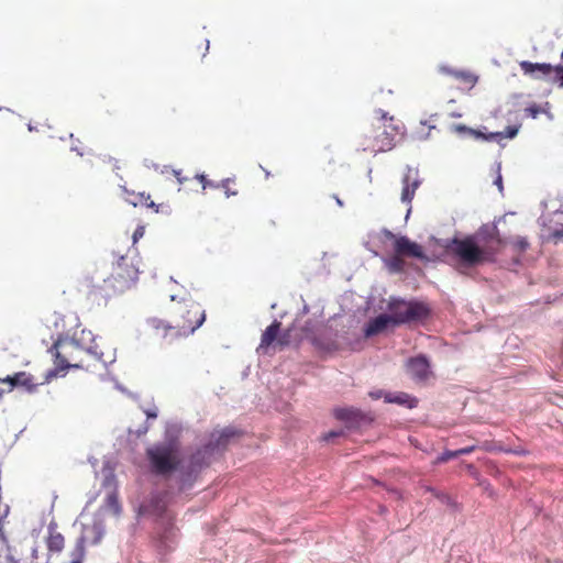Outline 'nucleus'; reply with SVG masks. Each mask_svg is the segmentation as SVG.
Returning a JSON list of instances; mask_svg holds the SVG:
<instances>
[{
    "instance_id": "nucleus-18",
    "label": "nucleus",
    "mask_w": 563,
    "mask_h": 563,
    "mask_svg": "<svg viewBox=\"0 0 563 563\" xmlns=\"http://www.w3.org/2000/svg\"><path fill=\"white\" fill-rule=\"evenodd\" d=\"M394 325V317L393 314H379L378 317L368 321L364 329V334L366 338L374 336L384 332L389 325Z\"/></svg>"
},
{
    "instance_id": "nucleus-34",
    "label": "nucleus",
    "mask_w": 563,
    "mask_h": 563,
    "mask_svg": "<svg viewBox=\"0 0 563 563\" xmlns=\"http://www.w3.org/2000/svg\"><path fill=\"white\" fill-rule=\"evenodd\" d=\"M474 451H475V445H471V446L459 449L457 454H459V456H461V455L470 454Z\"/></svg>"
},
{
    "instance_id": "nucleus-31",
    "label": "nucleus",
    "mask_w": 563,
    "mask_h": 563,
    "mask_svg": "<svg viewBox=\"0 0 563 563\" xmlns=\"http://www.w3.org/2000/svg\"><path fill=\"white\" fill-rule=\"evenodd\" d=\"M526 112L528 115L536 119L541 113V108L538 104H532L526 108Z\"/></svg>"
},
{
    "instance_id": "nucleus-27",
    "label": "nucleus",
    "mask_w": 563,
    "mask_h": 563,
    "mask_svg": "<svg viewBox=\"0 0 563 563\" xmlns=\"http://www.w3.org/2000/svg\"><path fill=\"white\" fill-rule=\"evenodd\" d=\"M106 503L108 505V507H110L111 509H113V511L115 514H119L120 510H121V507H120V503H119V498L117 496L115 493H111L107 496V499H106Z\"/></svg>"
},
{
    "instance_id": "nucleus-2",
    "label": "nucleus",
    "mask_w": 563,
    "mask_h": 563,
    "mask_svg": "<svg viewBox=\"0 0 563 563\" xmlns=\"http://www.w3.org/2000/svg\"><path fill=\"white\" fill-rule=\"evenodd\" d=\"M505 245L495 225H484L475 234L452 239L445 252L455 261L456 271L465 274L470 268L494 263Z\"/></svg>"
},
{
    "instance_id": "nucleus-6",
    "label": "nucleus",
    "mask_w": 563,
    "mask_h": 563,
    "mask_svg": "<svg viewBox=\"0 0 563 563\" xmlns=\"http://www.w3.org/2000/svg\"><path fill=\"white\" fill-rule=\"evenodd\" d=\"M49 352L54 357L55 368L47 372L46 382L68 368H84L80 355L89 353L77 342L67 340H57L49 349Z\"/></svg>"
},
{
    "instance_id": "nucleus-24",
    "label": "nucleus",
    "mask_w": 563,
    "mask_h": 563,
    "mask_svg": "<svg viewBox=\"0 0 563 563\" xmlns=\"http://www.w3.org/2000/svg\"><path fill=\"white\" fill-rule=\"evenodd\" d=\"M219 185L220 188L223 189L224 195L228 198L231 196H236L239 194V190L235 187V178H225Z\"/></svg>"
},
{
    "instance_id": "nucleus-35",
    "label": "nucleus",
    "mask_w": 563,
    "mask_h": 563,
    "mask_svg": "<svg viewBox=\"0 0 563 563\" xmlns=\"http://www.w3.org/2000/svg\"><path fill=\"white\" fill-rule=\"evenodd\" d=\"M174 175L177 178L178 184H180V185H183L185 181L188 180L187 177H183L181 176V172L180 170H174Z\"/></svg>"
},
{
    "instance_id": "nucleus-30",
    "label": "nucleus",
    "mask_w": 563,
    "mask_h": 563,
    "mask_svg": "<svg viewBox=\"0 0 563 563\" xmlns=\"http://www.w3.org/2000/svg\"><path fill=\"white\" fill-rule=\"evenodd\" d=\"M514 245L515 247L520 251V252H523L527 250L529 243L528 241L525 239V238H518L516 239V241L514 242Z\"/></svg>"
},
{
    "instance_id": "nucleus-22",
    "label": "nucleus",
    "mask_w": 563,
    "mask_h": 563,
    "mask_svg": "<svg viewBox=\"0 0 563 563\" xmlns=\"http://www.w3.org/2000/svg\"><path fill=\"white\" fill-rule=\"evenodd\" d=\"M385 264L390 273H401L405 269L404 257L396 253L391 257L386 260Z\"/></svg>"
},
{
    "instance_id": "nucleus-13",
    "label": "nucleus",
    "mask_w": 563,
    "mask_h": 563,
    "mask_svg": "<svg viewBox=\"0 0 563 563\" xmlns=\"http://www.w3.org/2000/svg\"><path fill=\"white\" fill-rule=\"evenodd\" d=\"M401 183H402V190H401L400 199L402 202L410 205L415 197L416 190L421 185V179L419 177L418 169L412 168V167H407L406 172L402 176Z\"/></svg>"
},
{
    "instance_id": "nucleus-28",
    "label": "nucleus",
    "mask_w": 563,
    "mask_h": 563,
    "mask_svg": "<svg viewBox=\"0 0 563 563\" xmlns=\"http://www.w3.org/2000/svg\"><path fill=\"white\" fill-rule=\"evenodd\" d=\"M195 177L200 181V184L202 186V190H206L207 188H214V189L220 188L219 184L208 180L207 176L203 174L196 175Z\"/></svg>"
},
{
    "instance_id": "nucleus-10",
    "label": "nucleus",
    "mask_w": 563,
    "mask_h": 563,
    "mask_svg": "<svg viewBox=\"0 0 563 563\" xmlns=\"http://www.w3.org/2000/svg\"><path fill=\"white\" fill-rule=\"evenodd\" d=\"M452 129L454 132H456L459 134L467 133L468 135L474 136L476 139L499 142L504 137L514 139L518 134L520 125L507 126V129L504 132H488V133L483 132L481 130H475V129L468 128L464 124H454Z\"/></svg>"
},
{
    "instance_id": "nucleus-12",
    "label": "nucleus",
    "mask_w": 563,
    "mask_h": 563,
    "mask_svg": "<svg viewBox=\"0 0 563 563\" xmlns=\"http://www.w3.org/2000/svg\"><path fill=\"white\" fill-rule=\"evenodd\" d=\"M333 416L349 428H356L372 420L367 413L353 407L335 408Z\"/></svg>"
},
{
    "instance_id": "nucleus-25",
    "label": "nucleus",
    "mask_w": 563,
    "mask_h": 563,
    "mask_svg": "<svg viewBox=\"0 0 563 563\" xmlns=\"http://www.w3.org/2000/svg\"><path fill=\"white\" fill-rule=\"evenodd\" d=\"M450 75H452L454 78L473 86L476 82V77L466 71H449Z\"/></svg>"
},
{
    "instance_id": "nucleus-37",
    "label": "nucleus",
    "mask_w": 563,
    "mask_h": 563,
    "mask_svg": "<svg viewBox=\"0 0 563 563\" xmlns=\"http://www.w3.org/2000/svg\"><path fill=\"white\" fill-rule=\"evenodd\" d=\"M369 396L374 399H378L382 397V391H376V393L372 391V393H369Z\"/></svg>"
},
{
    "instance_id": "nucleus-14",
    "label": "nucleus",
    "mask_w": 563,
    "mask_h": 563,
    "mask_svg": "<svg viewBox=\"0 0 563 563\" xmlns=\"http://www.w3.org/2000/svg\"><path fill=\"white\" fill-rule=\"evenodd\" d=\"M407 371L417 382H426L432 375L429 360L424 355L409 358L407 362Z\"/></svg>"
},
{
    "instance_id": "nucleus-38",
    "label": "nucleus",
    "mask_w": 563,
    "mask_h": 563,
    "mask_svg": "<svg viewBox=\"0 0 563 563\" xmlns=\"http://www.w3.org/2000/svg\"><path fill=\"white\" fill-rule=\"evenodd\" d=\"M95 529H97V530H98V536H97V538H96V540H95V543H97V542H99V541H100V539H101V537H102V533H101V531H100L97 527H95Z\"/></svg>"
},
{
    "instance_id": "nucleus-15",
    "label": "nucleus",
    "mask_w": 563,
    "mask_h": 563,
    "mask_svg": "<svg viewBox=\"0 0 563 563\" xmlns=\"http://www.w3.org/2000/svg\"><path fill=\"white\" fill-rule=\"evenodd\" d=\"M519 66L526 75H532L534 71H540L542 75H549L554 70L559 86L563 88V65H559L553 68L550 64L522 60L519 63Z\"/></svg>"
},
{
    "instance_id": "nucleus-21",
    "label": "nucleus",
    "mask_w": 563,
    "mask_h": 563,
    "mask_svg": "<svg viewBox=\"0 0 563 563\" xmlns=\"http://www.w3.org/2000/svg\"><path fill=\"white\" fill-rule=\"evenodd\" d=\"M307 338L311 341V343L319 349L320 351L330 352L336 349V343L333 339H321L320 336L313 335Z\"/></svg>"
},
{
    "instance_id": "nucleus-11",
    "label": "nucleus",
    "mask_w": 563,
    "mask_h": 563,
    "mask_svg": "<svg viewBox=\"0 0 563 563\" xmlns=\"http://www.w3.org/2000/svg\"><path fill=\"white\" fill-rule=\"evenodd\" d=\"M235 434V431L231 428H227L221 432L212 433L210 442L203 449L197 451L201 452L200 463L202 464V466L208 464V462L206 461L207 454L224 450L230 439L233 438Z\"/></svg>"
},
{
    "instance_id": "nucleus-42",
    "label": "nucleus",
    "mask_w": 563,
    "mask_h": 563,
    "mask_svg": "<svg viewBox=\"0 0 563 563\" xmlns=\"http://www.w3.org/2000/svg\"><path fill=\"white\" fill-rule=\"evenodd\" d=\"M148 417L155 418L156 413H148Z\"/></svg>"
},
{
    "instance_id": "nucleus-23",
    "label": "nucleus",
    "mask_w": 563,
    "mask_h": 563,
    "mask_svg": "<svg viewBox=\"0 0 563 563\" xmlns=\"http://www.w3.org/2000/svg\"><path fill=\"white\" fill-rule=\"evenodd\" d=\"M131 202L137 207H146V208H155V211L157 212L158 209L155 206L154 201L151 199V196L145 192H139L136 195H133V199H131Z\"/></svg>"
},
{
    "instance_id": "nucleus-33",
    "label": "nucleus",
    "mask_w": 563,
    "mask_h": 563,
    "mask_svg": "<svg viewBox=\"0 0 563 563\" xmlns=\"http://www.w3.org/2000/svg\"><path fill=\"white\" fill-rule=\"evenodd\" d=\"M144 235V228L137 227L133 233V243H136L139 239H141Z\"/></svg>"
},
{
    "instance_id": "nucleus-26",
    "label": "nucleus",
    "mask_w": 563,
    "mask_h": 563,
    "mask_svg": "<svg viewBox=\"0 0 563 563\" xmlns=\"http://www.w3.org/2000/svg\"><path fill=\"white\" fill-rule=\"evenodd\" d=\"M432 129H434L433 125H430L426 121H422L420 122V126L416 131V135L419 140H427Z\"/></svg>"
},
{
    "instance_id": "nucleus-16",
    "label": "nucleus",
    "mask_w": 563,
    "mask_h": 563,
    "mask_svg": "<svg viewBox=\"0 0 563 563\" xmlns=\"http://www.w3.org/2000/svg\"><path fill=\"white\" fill-rule=\"evenodd\" d=\"M0 383L8 384V391H11L14 387H23L29 393H32L36 389L38 383H36L32 375L25 372L15 373L12 376H7L5 378H0Z\"/></svg>"
},
{
    "instance_id": "nucleus-9",
    "label": "nucleus",
    "mask_w": 563,
    "mask_h": 563,
    "mask_svg": "<svg viewBox=\"0 0 563 563\" xmlns=\"http://www.w3.org/2000/svg\"><path fill=\"white\" fill-rule=\"evenodd\" d=\"M385 236L394 241V251L402 257H413L424 260L426 255L420 244L410 241L407 236H397L390 231L385 232Z\"/></svg>"
},
{
    "instance_id": "nucleus-32",
    "label": "nucleus",
    "mask_w": 563,
    "mask_h": 563,
    "mask_svg": "<svg viewBox=\"0 0 563 563\" xmlns=\"http://www.w3.org/2000/svg\"><path fill=\"white\" fill-rule=\"evenodd\" d=\"M103 162L109 163L112 165V169L117 170L121 168V162L117 158H113L111 156L104 157Z\"/></svg>"
},
{
    "instance_id": "nucleus-36",
    "label": "nucleus",
    "mask_w": 563,
    "mask_h": 563,
    "mask_svg": "<svg viewBox=\"0 0 563 563\" xmlns=\"http://www.w3.org/2000/svg\"><path fill=\"white\" fill-rule=\"evenodd\" d=\"M341 434H342L341 431H339V432L331 431V432H329V433L323 435V440L329 441L330 439L335 438V437H340Z\"/></svg>"
},
{
    "instance_id": "nucleus-8",
    "label": "nucleus",
    "mask_w": 563,
    "mask_h": 563,
    "mask_svg": "<svg viewBox=\"0 0 563 563\" xmlns=\"http://www.w3.org/2000/svg\"><path fill=\"white\" fill-rule=\"evenodd\" d=\"M282 323L277 320H274L272 324H269L262 334L260 346L257 351L264 350L267 351L272 345L278 347L279 350H284L291 342V329H287L283 333L280 332Z\"/></svg>"
},
{
    "instance_id": "nucleus-20",
    "label": "nucleus",
    "mask_w": 563,
    "mask_h": 563,
    "mask_svg": "<svg viewBox=\"0 0 563 563\" xmlns=\"http://www.w3.org/2000/svg\"><path fill=\"white\" fill-rule=\"evenodd\" d=\"M85 543V537H80L77 539L75 547L70 552V563H82L86 554Z\"/></svg>"
},
{
    "instance_id": "nucleus-7",
    "label": "nucleus",
    "mask_w": 563,
    "mask_h": 563,
    "mask_svg": "<svg viewBox=\"0 0 563 563\" xmlns=\"http://www.w3.org/2000/svg\"><path fill=\"white\" fill-rule=\"evenodd\" d=\"M389 312L394 317V325L423 321L430 316V308L422 301L391 300L388 305Z\"/></svg>"
},
{
    "instance_id": "nucleus-40",
    "label": "nucleus",
    "mask_w": 563,
    "mask_h": 563,
    "mask_svg": "<svg viewBox=\"0 0 563 563\" xmlns=\"http://www.w3.org/2000/svg\"><path fill=\"white\" fill-rule=\"evenodd\" d=\"M339 206H342V201L339 198H335Z\"/></svg>"
},
{
    "instance_id": "nucleus-5",
    "label": "nucleus",
    "mask_w": 563,
    "mask_h": 563,
    "mask_svg": "<svg viewBox=\"0 0 563 563\" xmlns=\"http://www.w3.org/2000/svg\"><path fill=\"white\" fill-rule=\"evenodd\" d=\"M137 261L129 255H122L112 267L111 274L96 286L93 294L104 299L118 297L133 288L139 279Z\"/></svg>"
},
{
    "instance_id": "nucleus-3",
    "label": "nucleus",
    "mask_w": 563,
    "mask_h": 563,
    "mask_svg": "<svg viewBox=\"0 0 563 563\" xmlns=\"http://www.w3.org/2000/svg\"><path fill=\"white\" fill-rule=\"evenodd\" d=\"M206 320V311L191 299L175 302L169 309V320L150 318L147 327L164 339L176 340L195 333Z\"/></svg>"
},
{
    "instance_id": "nucleus-19",
    "label": "nucleus",
    "mask_w": 563,
    "mask_h": 563,
    "mask_svg": "<svg viewBox=\"0 0 563 563\" xmlns=\"http://www.w3.org/2000/svg\"><path fill=\"white\" fill-rule=\"evenodd\" d=\"M387 402H394L399 405H407L409 408L416 406L417 400L406 393H398L395 395L388 394L385 396Z\"/></svg>"
},
{
    "instance_id": "nucleus-4",
    "label": "nucleus",
    "mask_w": 563,
    "mask_h": 563,
    "mask_svg": "<svg viewBox=\"0 0 563 563\" xmlns=\"http://www.w3.org/2000/svg\"><path fill=\"white\" fill-rule=\"evenodd\" d=\"M376 122L361 135L360 146L363 152L374 155L391 151L404 136L405 125L386 111H375Z\"/></svg>"
},
{
    "instance_id": "nucleus-1",
    "label": "nucleus",
    "mask_w": 563,
    "mask_h": 563,
    "mask_svg": "<svg viewBox=\"0 0 563 563\" xmlns=\"http://www.w3.org/2000/svg\"><path fill=\"white\" fill-rule=\"evenodd\" d=\"M145 454L152 474L170 478L175 473H178L176 482L180 492L191 488L202 468L200 463L201 452L194 453L188 465H183L181 443L176 438H167L162 442L152 444L146 449Z\"/></svg>"
},
{
    "instance_id": "nucleus-29",
    "label": "nucleus",
    "mask_w": 563,
    "mask_h": 563,
    "mask_svg": "<svg viewBox=\"0 0 563 563\" xmlns=\"http://www.w3.org/2000/svg\"><path fill=\"white\" fill-rule=\"evenodd\" d=\"M455 457H459L457 450H455V451L446 450L440 456H438L435 463H445Z\"/></svg>"
},
{
    "instance_id": "nucleus-39",
    "label": "nucleus",
    "mask_w": 563,
    "mask_h": 563,
    "mask_svg": "<svg viewBox=\"0 0 563 563\" xmlns=\"http://www.w3.org/2000/svg\"><path fill=\"white\" fill-rule=\"evenodd\" d=\"M0 563H13V562L8 559H0Z\"/></svg>"
},
{
    "instance_id": "nucleus-41",
    "label": "nucleus",
    "mask_w": 563,
    "mask_h": 563,
    "mask_svg": "<svg viewBox=\"0 0 563 563\" xmlns=\"http://www.w3.org/2000/svg\"><path fill=\"white\" fill-rule=\"evenodd\" d=\"M496 184L501 185V178L499 177L498 180H496Z\"/></svg>"
},
{
    "instance_id": "nucleus-17",
    "label": "nucleus",
    "mask_w": 563,
    "mask_h": 563,
    "mask_svg": "<svg viewBox=\"0 0 563 563\" xmlns=\"http://www.w3.org/2000/svg\"><path fill=\"white\" fill-rule=\"evenodd\" d=\"M47 551L51 555L60 554L65 548V538L57 530L56 522H49L47 527V536L45 538Z\"/></svg>"
}]
</instances>
